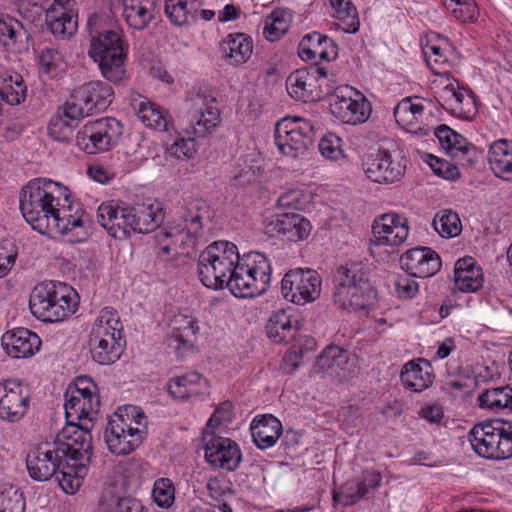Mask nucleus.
I'll list each match as a JSON object with an SVG mask.
<instances>
[{"label": "nucleus", "instance_id": "nucleus-1", "mask_svg": "<svg viewBox=\"0 0 512 512\" xmlns=\"http://www.w3.org/2000/svg\"><path fill=\"white\" fill-rule=\"evenodd\" d=\"M132 233H150L157 230L156 240L160 253L191 256L203 221L209 218V209L202 200H192L182 206L175 217L165 223V213L159 204L132 206Z\"/></svg>", "mask_w": 512, "mask_h": 512}, {"label": "nucleus", "instance_id": "nucleus-2", "mask_svg": "<svg viewBox=\"0 0 512 512\" xmlns=\"http://www.w3.org/2000/svg\"><path fill=\"white\" fill-rule=\"evenodd\" d=\"M70 196L69 189L60 182L35 178L22 188L19 208L34 230L46 233L59 207L72 205Z\"/></svg>", "mask_w": 512, "mask_h": 512}, {"label": "nucleus", "instance_id": "nucleus-3", "mask_svg": "<svg viewBox=\"0 0 512 512\" xmlns=\"http://www.w3.org/2000/svg\"><path fill=\"white\" fill-rule=\"evenodd\" d=\"M91 440L88 424L66 421V425L51 442L68 466V472H64V478H60V487L66 493H74L87 474L86 463L92 455Z\"/></svg>", "mask_w": 512, "mask_h": 512}, {"label": "nucleus", "instance_id": "nucleus-4", "mask_svg": "<svg viewBox=\"0 0 512 512\" xmlns=\"http://www.w3.org/2000/svg\"><path fill=\"white\" fill-rule=\"evenodd\" d=\"M77 293L63 282L44 281L35 286L30 300L31 313L44 322H60L77 310Z\"/></svg>", "mask_w": 512, "mask_h": 512}, {"label": "nucleus", "instance_id": "nucleus-5", "mask_svg": "<svg viewBox=\"0 0 512 512\" xmlns=\"http://www.w3.org/2000/svg\"><path fill=\"white\" fill-rule=\"evenodd\" d=\"M90 47L88 55L98 64L101 75L113 84L121 82L126 74L123 40L119 32L111 29L99 31L88 22Z\"/></svg>", "mask_w": 512, "mask_h": 512}, {"label": "nucleus", "instance_id": "nucleus-6", "mask_svg": "<svg viewBox=\"0 0 512 512\" xmlns=\"http://www.w3.org/2000/svg\"><path fill=\"white\" fill-rule=\"evenodd\" d=\"M92 359L100 365L115 363L122 355L126 341L119 315L113 308H103L95 319L88 340Z\"/></svg>", "mask_w": 512, "mask_h": 512}, {"label": "nucleus", "instance_id": "nucleus-7", "mask_svg": "<svg viewBox=\"0 0 512 512\" xmlns=\"http://www.w3.org/2000/svg\"><path fill=\"white\" fill-rule=\"evenodd\" d=\"M333 283V300L343 309H366L376 297L368 271L361 263L349 262L340 266L334 274Z\"/></svg>", "mask_w": 512, "mask_h": 512}, {"label": "nucleus", "instance_id": "nucleus-8", "mask_svg": "<svg viewBox=\"0 0 512 512\" xmlns=\"http://www.w3.org/2000/svg\"><path fill=\"white\" fill-rule=\"evenodd\" d=\"M271 264L260 252H249L235 262L228 289L239 298H252L264 293L271 282Z\"/></svg>", "mask_w": 512, "mask_h": 512}, {"label": "nucleus", "instance_id": "nucleus-9", "mask_svg": "<svg viewBox=\"0 0 512 512\" xmlns=\"http://www.w3.org/2000/svg\"><path fill=\"white\" fill-rule=\"evenodd\" d=\"M239 252L235 244L228 241H215L199 255L198 274L204 286L210 289L228 288V281Z\"/></svg>", "mask_w": 512, "mask_h": 512}, {"label": "nucleus", "instance_id": "nucleus-10", "mask_svg": "<svg viewBox=\"0 0 512 512\" xmlns=\"http://www.w3.org/2000/svg\"><path fill=\"white\" fill-rule=\"evenodd\" d=\"M473 451L480 457L505 460L512 457V423L489 420L475 424L468 433Z\"/></svg>", "mask_w": 512, "mask_h": 512}, {"label": "nucleus", "instance_id": "nucleus-11", "mask_svg": "<svg viewBox=\"0 0 512 512\" xmlns=\"http://www.w3.org/2000/svg\"><path fill=\"white\" fill-rule=\"evenodd\" d=\"M288 94L295 100L314 102L331 94L328 70L317 64L292 72L286 80Z\"/></svg>", "mask_w": 512, "mask_h": 512}, {"label": "nucleus", "instance_id": "nucleus-12", "mask_svg": "<svg viewBox=\"0 0 512 512\" xmlns=\"http://www.w3.org/2000/svg\"><path fill=\"white\" fill-rule=\"evenodd\" d=\"M312 124L298 117H286L278 121L274 128V142L279 152L290 158L306 154L313 143Z\"/></svg>", "mask_w": 512, "mask_h": 512}, {"label": "nucleus", "instance_id": "nucleus-13", "mask_svg": "<svg viewBox=\"0 0 512 512\" xmlns=\"http://www.w3.org/2000/svg\"><path fill=\"white\" fill-rule=\"evenodd\" d=\"M123 133L120 121L112 117L100 118L87 122L78 131L76 141L78 147L88 154L110 150Z\"/></svg>", "mask_w": 512, "mask_h": 512}, {"label": "nucleus", "instance_id": "nucleus-14", "mask_svg": "<svg viewBox=\"0 0 512 512\" xmlns=\"http://www.w3.org/2000/svg\"><path fill=\"white\" fill-rule=\"evenodd\" d=\"M134 423L116 415L110 419L105 429V441L110 452L116 455H127L139 447L146 434L143 413H137Z\"/></svg>", "mask_w": 512, "mask_h": 512}, {"label": "nucleus", "instance_id": "nucleus-15", "mask_svg": "<svg viewBox=\"0 0 512 512\" xmlns=\"http://www.w3.org/2000/svg\"><path fill=\"white\" fill-rule=\"evenodd\" d=\"M322 279L312 269L289 270L281 281V294L285 300L296 305L314 302L321 293Z\"/></svg>", "mask_w": 512, "mask_h": 512}, {"label": "nucleus", "instance_id": "nucleus-16", "mask_svg": "<svg viewBox=\"0 0 512 512\" xmlns=\"http://www.w3.org/2000/svg\"><path fill=\"white\" fill-rule=\"evenodd\" d=\"M362 169L367 178L375 183H394L404 176L406 159L399 151L379 150L363 159Z\"/></svg>", "mask_w": 512, "mask_h": 512}, {"label": "nucleus", "instance_id": "nucleus-17", "mask_svg": "<svg viewBox=\"0 0 512 512\" xmlns=\"http://www.w3.org/2000/svg\"><path fill=\"white\" fill-rule=\"evenodd\" d=\"M26 467L30 477L35 481H47L56 476L60 478L64 472H68V466L57 452L51 442H44L28 452L26 456Z\"/></svg>", "mask_w": 512, "mask_h": 512}, {"label": "nucleus", "instance_id": "nucleus-18", "mask_svg": "<svg viewBox=\"0 0 512 512\" xmlns=\"http://www.w3.org/2000/svg\"><path fill=\"white\" fill-rule=\"evenodd\" d=\"M30 405L28 385L17 379L0 383V418L9 423L19 422Z\"/></svg>", "mask_w": 512, "mask_h": 512}, {"label": "nucleus", "instance_id": "nucleus-19", "mask_svg": "<svg viewBox=\"0 0 512 512\" xmlns=\"http://www.w3.org/2000/svg\"><path fill=\"white\" fill-rule=\"evenodd\" d=\"M332 114L347 124L364 123L371 114L370 102L353 89L336 90L330 104Z\"/></svg>", "mask_w": 512, "mask_h": 512}, {"label": "nucleus", "instance_id": "nucleus-20", "mask_svg": "<svg viewBox=\"0 0 512 512\" xmlns=\"http://www.w3.org/2000/svg\"><path fill=\"white\" fill-rule=\"evenodd\" d=\"M316 366L338 380H346L357 372L355 356L337 345L327 346L318 356Z\"/></svg>", "mask_w": 512, "mask_h": 512}, {"label": "nucleus", "instance_id": "nucleus-21", "mask_svg": "<svg viewBox=\"0 0 512 512\" xmlns=\"http://www.w3.org/2000/svg\"><path fill=\"white\" fill-rule=\"evenodd\" d=\"M132 206L114 202L103 203L97 210L98 223L116 239H125L132 234Z\"/></svg>", "mask_w": 512, "mask_h": 512}, {"label": "nucleus", "instance_id": "nucleus-22", "mask_svg": "<svg viewBox=\"0 0 512 512\" xmlns=\"http://www.w3.org/2000/svg\"><path fill=\"white\" fill-rule=\"evenodd\" d=\"M205 459L213 467L234 471L242 460V453L232 439L211 435L205 445Z\"/></svg>", "mask_w": 512, "mask_h": 512}, {"label": "nucleus", "instance_id": "nucleus-23", "mask_svg": "<svg viewBox=\"0 0 512 512\" xmlns=\"http://www.w3.org/2000/svg\"><path fill=\"white\" fill-rule=\"evenodd\" d=\"M400 266L405 272L419 278L431 277L441 268L439 255L429 247H416L400 257Z\"/></svg>", "mask_w": 512, "mask_h": 512}, {"label": "nucleus", "instance_id": "nucleus-24", "mask_svg": "<svg viewBox=\"0 0 512 512\" xmlns=\"http://www.w3.org/2000/svg\"><path fill=\"white\" fill-rule=\"evenodd\" d=\"M407 221L404 217L387 213L373 224L374 243L376 245L398 246L408 236Z\"/></svg>", "mask_w": 512, "mask_h": 512}, {"label": "nucleus", "instance_id": "nucleus-25", "mask_svg": "<svg viewBox=\"0 0 512 512\" xmlns=\"http://www.w3.org/2000/svg\"><path fill=\"white\" fill-rule=\"evenodd\" d=\"M4 351L12 358L33 356L41 346L39 336L26 328H17L6 332L1 338Z\"/></svg>", "mask_w": 512, "mask_h": 512}, {"label": "nucleus", "instance_id": "nucleus-26", "mask_svg": "<svg viewBox=\"0 0 512 512\" xmlns=\"http://www.w3.org/2000/svg\"><path fill=\"white\" fill-rule=\"evenodd\" d=\"M214 102V98L209 99L201 95L192 99L194 112L190 125L195 136L204 137L212 133L220 124V113L219 110L212 105Z\"/></svg>", "mask_w": 512, "mask_h": 512}, {"label": "nucleus", "instance_id": "nucleus-27", "mask_svg": "<svg viewBox=\"0 0 512 512\" xmlns=\"http://www.w3.org/2000/svg\"><path fill=\"white\" fill-rule=\"evenodd\" d=\"M269 232L298 242L308 238L311 233V223L304 216L297 213H282L276 216L268 225Z\"/></svg>", "mask_w": 512, "mask_h": 512}, {"label": "nucleus", "instance_id": "nucleus-28", "mask_svg": "<svg viewBox=\"0 0 512 512\" xmlns=\"http://www.w3.org/2000/svg\"><path fill=\"white\" fill-rule=\"evenodd\" d=\"M298 329L297 315L291 307L274 311L266 325L267 336L276 344L287 343L294 339Z\"/></svg>", "mask_w": 512, "mask_h": 512}, {"label": "nucleus", "instance_id": "nucleus-29", "mask_svg": "<svg viewBox=\"0 0 512 512\" xmlns=\"http://www.w3.org/2000/svg\"><path fill=\"white\" fill-rule=\"evenodd\" d=\"M113 95L112 87L100 80L90 81L76 89V99L92 114L104 111L111 104Z\"/></svg>", "mask_w": 512, "mask_h": 512}, {"label": "nucleus", "instance_id": "nucleus-30", "mask_svg": "<svg viewBox=\"0 0 512 512\" xmlns=\"http://www.w3.org/2000/svg\"><path fill=\"white\" fill-rule=\"evenodd\" d=\"M434 378L430 362L423 358L407 362L400 373L402 385L413 392L426 390L432 385Z\"/></svg>", "mask_w": 512, "mask_h": 512}, {"label": "nucleus", "instance_id": "nucleus-31", "mask_svg": "<svg viewBox=\"0 0 512 512\" xmlns=\"http://www.w3.org/2000/svg\"><path fill=\"white\" fill-rule=\"evenodd\" d=\"M66 392L64 409L65 418L67 422L84 423L85 421L92 422L97 415L98 407L100 404L99 397L86 398L81 396L78 392Z\"/></svg>", "mask_w": 512, "mask_h": 512}, {"label": "nucleus", "instance_id": "nucleus-32", "mask_svg": "<svg viewBox=\"0 0 512 512\" xmlns=\"http://www.w3.org/2000/svg\"><path fill=\"white\" fill-rule=\"evenodd\" d=\"M157 0H122V17L135 30H144L154 19Z\"/></svg>", "mask_w": 512, "mask_h": 512}, {"label": "nucleus", "instance_id": "nucleus-33", "mask_svg": "<svg viewBox=\"0 0 512 512\" xmlns=\"http://www.w3.org/2000/svg\"><path fill=\"white\" fill-rule=\"evenodd\" d=\"M250 431L254 444L264 450L277 442L282 434V424L273 415H263L253 419Z\"/></svg>", "mask_w": 512, "mask_h": 512}, {"label": "nucleus", "instance_id": "nucleus-34", "mask_svg": "<svg viewBox=\"0 0 512 512\" xmlns=\"http://www.w3.org/2000/svg\"><path fill=\"white\" fill-rule=\"evenodd\" d=\"M168 392L175 399L198 397L207 392V382L198 372H189L170 379Z\"/></svg>", "mask_w": 512, "mask_h": 512}, {"label": "nucleus", "instance_id": "nucleus-35", "mask_svg": "<svg viewBox=\"0 0 512 512\" xmlns=\"http://www.w3.org/2000/svg\"><path fill=\"white\" fill-rule=\"evenodd\" d=\"M199 327L197 320L191 316L179 313L172 320L171 334L168 344L177 350H188L193 347V339Z\"/></svg>", "mask_w": 512, "mask_h": 512}, {"label": "nucleus", "instance_id": "nucleus-36", "mask_svg": "<svg viewBox=\"0 0 512 512\" xmlns=\"http://www.w3.org/2000/svg\"><path fill=\"white\" fill-rule=\"evenodd\" d=\"M225 59L234 66L246 63L253 53V41L244 33H231L221 43Z\"/></svg>", "mask_w": 512, "mask_h": 512}, {"label": "nucleus", "instance_id": "nucleus-37", "mask_svg": "<svg viewBox=\"0 0 512 512\" xmlns=\"http://www.w3.org/2000/svg\"><path fill=\"white\" fill-rule=\"evenodd\" d=\"M131 106L139 119L147 127L157 131H167L169 126L168 113L151 103L145 97L137 95L131 99Z\"/></svg>", "mask_w": 512, "mask_h": 512}, {"label": "nucleus", "instance_id": "nucleus-38", "mask_svg": "<svg viewBox=\"0 0 512 512\" xmlns=\"http://www.w3.org/2000/svg\"><path fill=\"white\" fill-rule=\"evenodd\" d=\"M488 162L495 176L511 180L512 141L506 139L494 141L489 147Z\"/></svg>", "mask_w": 512, "mask_h": 512}, {"label": "nucleus", "instance_id": "nucleus-39", "mask_svg": "<svg viewBox=\"0 0 512 512\" xmlns=\"http://www.w3.org/2000/svg\"><path fill=\"white\" fill-rule=\"evenodd\" d=\"M443 98L446 108L454 115L463 119H471L476 112L475 102L471 95L458 88L457 84L449 83L444 87Z\"/></svg>", "mask_w": 512, "mask_h": 512}, {"label": "nucleus", "instance_id": "nucleus-40", "mask_svg": "<svg viewBox=\"0 0 512 512\" xmlns=\"http://www.w3.org/2000/svg\"><path fill=\"white\" fill-rule=\"evenodd\" d=\"M424 106L421 102H413L410 97L402 99L394 108V118L400 126L413 133L427 135L429 128L416 127L418 120L422 117Z\"/></svg>", "mask_w": 512, "mask_h": 512}, {"label": "nucleus", "instance_id": "nucleus-41", "mask_svg": "<svg viewBox=\"0 0 512 512\" xmlns=\"http://www.w3.org/2000/svg\"><path fill=\"white\" fill-rule=\"evenodd\" d=\"M202 0H165V14L174 26H188L197 19Z\"/></svg>", "mask_w": 512, "mask_h": 512}, {"label": "nucleus", "instance_id": "nucleus-42", "mask_svg": "<svg viewBox=\"0 0 512 512\" xmlns=\"http://www.w3.org/2000/svg\"><path fill=\"white\" fill-rule=\"evenodd\" d=\"M454 280L461 291L474 292L482 287L483 274L481 268L476 266L473 258H462L455 264Z\"/></svg>", "mask_w": 512, "mask_h": 512}, {"label": "nucleus", "instance_id": "nucleus-43", "mask_svg": "<svg viewBox=\"0 0 512 512\" xmlns=\"http://www.w3.org/2000/svg\"><path fill=\"white\" fill-rule=\"evenodd\" d=\"M0 96L9 105H19L27 96V87L18 73L3 76L0 83Z\"/></svg>", "mask_w": 512, "mask_h": 512}, {"label": "nucleus", "instance_id": "nucleus-44", "mask_svg": "<svg viewBox=\"0 0 512 512\" xmlns=\"http://www.w3.org/2000/svg\"><path fill=\"white\" fill-rule=\"evenodd\" d=\"M478 404L481 408L496 412L502 409L512 410V386L486 390L478 396Z\"/></svg>", "mask_w": 512, "mask_h": 512}, {"label": "nucleus", "instance_id": "nucleus-45", "mask_svg": "<svg viewBox=\"0 0 512 512\" xmlns=\"http://www.w3.org/2000/svg\"><path fill=\"white\" fill-rule=\"evenodd\" d=\"M291 21L292 15L287 10H274L265 19L264 37L271 42L279 40L288 31Z\"/></svg>", "mask_w": 512, "mask_h": 512}, {"label": "nucleus", "instance_id": "nucleus-46", "mask_svg": "<svg viewBox=\"0 0 512 512\" xmlns=\"http://www.w3.org/2000/svg\"><path fill=\"white\" fill-rule=\"evenodd\" d=\"M329 4L341 22L340 27L344 32L355 33L358 31V12L350 0H329Z\"/></svg>", "mask_w": 512, "mask_h": 512}, {"label": "nucleus", "instance_id": "nucleus-47", "mask_svg": "<svg viewBox=\"0 0 512 512\" xmlns=\"http://www.w3.org/2000/svg\"><path fill=\"white\" fill-rule=\"evenodd\" d=\"M71 205L68 207H59L55 215L49 222V228L47 232H56L61 234H67L74 229L83 225V220L79 216H75L69 213Z\"/></svg>", "mask_w": 512, "mask_h": 512}, {"label": "nucleus", "instance_id": "nucleus-48", "mask_svg": "<svg viewBox=\"0 0 512 512\" xmlns=\"http://www.w3.org/2000/svg\"><path fill=\"white\" fill-rule=\"evenodd\" d=\"M433 227L439 235L446 238L456 237L461 232V222L457 213L451 210L438 212L433 219Z\"/></svg>", "mask_w": 512, "mask_h": 512}, {"label": "nucleus", "instance_id": "nucleus-49", "mask_svg": "<svg viewBox=\"0 0 512 512\" xmlns=\"http://www.w3.org/2000/svg\"><path fill=\"white\" fill-rule=\"evenodd\" d=\"M323 35L313 32L305 35L298 48V54L304 61L327 59V52L321 48Z\"/></svg>", "mask_w": 512, "mask_h": 512}, {"label": "nucleus", "instance_id": "nucleus-50", "mask_svg": "<svg viewBox=\"0 0 512 512\" xmlns=\"http://www.w3.org/2000/svg\"><path fill=\"white\" fill-rule=\"evenodd\" d=\"M445 8L459 21L476 19L477 6L472 0H443Z\"/></svg>", "mask_w": 512, "mask_h": 512}, {"label": "nucleus", "instance_id": "nucleus-51", "mask_svg": "<svg viewBox=\"0 0 512 512\" xmlns=\"http://www.w3.org/2000/svg\"><path fill=\"white\" fill-rule=\"evenodd\" d=\"M152 497L158 507L169 508L175 500V489L171 480L157 479L153 486Z\"/></svg>", "mask_w": 512, "mask_h": 512}, {"label": "nucleus", "instance_id": "nucleus-52", "mask_svg": "<svg viewBox=\"0 0 512 512\" xmlns=\"http://www.w3.org/2000/svg\"><path fill=\"white\" fill-rule=\"evenodd\" d=\"M24 34L19 21L8 15H0V43L10 46Z\"/></svg>", "mask_w": 512, "mask_h": 512}, {"label": "nucleus", "instance_id": "nucleus-53", "mask_svg": "<svg viewBox=\"0 0 512 512\" xmlns=\"http://www.w3.org/2000/svg\"><path fill=\"white\" fill-rule=\"evenodd\" d=\"M360 483L355 478L345 482L339 491H334L333 500L341 503L344 506L354 505L362 498V493L359 491Z\"/></svg>", "mask_w": 512, "mask_h": 512}, {"label": "nucleus", "instance_id": "nucleus-54", "mask_svg": "<svg viewBox=\"0 0 512 512\" xmlns=\"http://www.w3.org/2000/svg\"><path fill=\"white\" fill-rule=\"evenodd\" d=\"M309 198L302 190L290 189L279 196L277 204L280 208L303 210L309 203Z\"/></svg>", "mask_w": 512, "mask_h": 512}, {"label": "nucleus", "instance_id": "nucleus-55", "mask_svg": "<svg viewBox=\"0 0 512 512\" xmlns=\"http://www.w3.org/2000/svg\"><path fill=\"white\" fill-rule=\"evenodd\" d=\"M341 142V138L334 133L324 135L318 144L321 155L332 161L341 159L344 156Z\"/></svg>", "mask_w": 512, "mask_h": 512}, {"label": "nucleus", "instance_id": "nucleus-56", "mask_svg": "<svg viewBox=\"0 0 512 512\" xmlns=\"http://www.w3.org/2000/svg\"><path fill=\"white\" fill-rule=\"evenodd\" d=\"M63 55L53 47L44 48L39 55V64L44 73L53 75L62 66Z\"/></svg>", "mask_w": 512, "mask_h": 512}, {"label": "nucleus", "instance_id": "nucleus-57", "mask_svg": "<svg viewBox=\"0 0 512 512\" xmlns=\"http://www.w3.org/2000/svg\"><path fill=\"white\" fill-rule=\"evenodd\" d=\"M416 277L407 272L396 277L394 287L399 298L412 299L417 295L419 284L415 280Z\"/></svg>", "mask_w": 512, "mask_h": 512}, {"label": "nucleus", "instance_id": "nucleus-58", "mask_svg": "<svg viewBox=\"0 0 512 512\" xmlns=\"http://www.w3.org/2000/svg\"><path fill=\"white\" fill-rule=\"evenodd\" d=\"M25 500L18 490L10 489L0 495V512H24Z\"/></svg>", "mask_w": 512, "mask_h": 512}, {"label": "nucleus", "instance_id": "nucleus-59", "mask_svg": "<svg viewBox=\"0 0 512 512\" xmlns=\"http://www.w3.org/2000/svg\"><path fill=\"white\" fill-rule=\"evenodd\" d=\"M207 489L209 496L212 499L223 501L222 503H226L225 500L227 497H231L233 495L230 483L224 477H214L209 479Z\"/></svg>", "mask_w": 512, "mask_h": 512}, {"label": "nucleus", "instance_id": "nucleus-60", "mask_svg": "<svg viewBox=\"0 0 512 512\" xmlns=\"http://www.w3.org/2000/svg\"><path fill=\"white\" fill-rule=\"evenodd\" d=\"M359 485V491L362 493V498L366 495L373 493L381 484V474L376 470H364L360 476L355 477Z\"/></svg>", "mask_w": 512, "mask_h": 512}, {"label": "nucleus", "instance_id": "nucleus-61", "mask_svg": "<svg viewBox=\"0 0 512 512\" xmlns=\"http://www.w3.org/2000/svg\"><path fill=\"white\" fill-rule=\"evenodd\" d=\"M260 175V168L254 164H247L244 161L243 165H240L239 171H237L233 177V182L235 186H246L250 183H254L257 181Z\"/></svg>", "mask_w": 512, "mask_h": 512}, {"label": "nucleus", "instance_id": "nucleus-62", "mask_svg": "<svg viewBox=\"0 0 512 512\" xmlns=\"http://www.w3.org/2000/svg\"><path fill=\"white\" fill-rule=\"evenodd\" d=\"M92 113L90 110H86L84 104L81 103L78 99H76V89L73 92L72 100L67 102L64 107V116L70 120H80L83 119Z\"/></svg>", "mask_w": 512, "mask_h": 512}, {"label": "nucleus", "instance_id": "nucleus-63", "mask_svg": "<svg viewBox=\"0 0 512 512\" xmlns=\"http://www.w3.org/2000/svg\"><path fill=\"white\" fill-rule=\"evenodd\" d=\"M97 386L93 380L87 376H81L76 379L75 385L69 387L66 392L73 393L78 392L81 396H85L87 399L92 397H98L96 395Z\"/></svg>", "mask_w": 512, "mask_h": 512}, {"label": "nucleus", "instance_id": "nucleus-64", "mask_svg": "<svg viewBox=\"0 0 512 512\" xmlns=\"http://www.w3.org/2000/svg\"><path fill=\"white\" fill-rule=\"evenodd\" d=\"M194 141L181 138L167 148V153L177 159L189 158L194 153Z\"/></svg>", "mask_w": 512, "mask_h": 512}]
</instances>
